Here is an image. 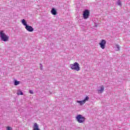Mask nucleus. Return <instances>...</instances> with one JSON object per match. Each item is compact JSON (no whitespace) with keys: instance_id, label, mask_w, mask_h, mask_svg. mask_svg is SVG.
<instances>
[{"instance_id":"1","label":"nucleus","mask_w":130,"mask_h":130,"mask_svg":"<svg viewBox=\"0 0 130 130\" xmlns=\"http://www.w3.org/2000/svg\"><path fill=\"white\" fill-rule=\"evenodd\" d=\"M70 68L71 70L76 71V72H79V71L81 70V68H80V64L77 62H75L74 63L71 64L70 65Z\"/></svg>"},{"instance_id":"2","label":"nucleus","mask_w":130,"mask_h":130,"mask_svg":"<svg viewBox=\"0 0 130 130\" xmlns=\"http://www.w3.org/2000/svg\"><path fill=\"white\" fill-rule=\"evenodd\" d=\"M0 38L2 41H4V42H7L9 39V37L6 35L4 30L0 31Z\"/></svg>"},{"instance_id":"3","label":"nucleus","mask_w":130,"mask_h":130,"mask_svg":"<svg viewBox=\"0 0 130 130\" xmlns=\"http://www.w3.org/2000/svg\"><path fill=\"white\" fill-rule=\"evenodd\" d=\"M75 118L79 123H84L86 120V118L82 115H78Z\"/></svg>"},{"instance_id":"4","label":"nucleus","mask_w":130,"mask_h":130,"mask_svg":"<svg viewBox=\"0 0 130 130\" xmlns=\"http://www.w3.org/2000/svg\"><path fill=\"white\" fill-rule=\"evenodd\" d=\"M89 99H90V98L89 96H86L85 98L82 100V101H77L76 102L79 104V105H80V106H82V105H84L87 101H89Z\"/></svg>"},{"instance_id":"5","label":"nucleus","mask_w":130,"mask_h":130,"mask_svg":"<svg viewBox=\"0 0 130 130\" xmlns=\"http://www.w3.org/2000/svg\"><path fill=\"white\" fill-rule=\"evenodd\" d=\"M99 44L102 49H105V48L106 47V40L104 39L101 40Z\"/></svg>"},{"instance_id":"6","label":"nucleus","mask_w":130,"mask_h":130,"mask_svg":"<svg viewBox=\"0 0 130 130\" xmlns=\"http://www.w3.org/2000/svg\"><path fill=\"white\" fill-rule=\"evenodd\" d=\"M89 16H90V10L86 9L85 11H83V19H84L85 20L88 19V18H89Z\"/></svg>"},{"instance_id":"7","label":"nucleus","mask_w":130,"mask_h":130,"mask_svg":"<svg viewBox=\"0 0 130 130\" xmlns=\"http://www.w3.org/2000/svg\"><path fill=\"white\" fill-rule=\"evenodd\" d=\"M103 92H104V86L103 85H101V86L99 87L98 93L99 94H102Z\"/></svg>"},{"instance_id":"8","label":"nucleus","mask_w":130,"mask_h":130,"mask_svg":"<svg viewBox=\"0 0 130 130\" xmlns=\"http://www.w3.org/2000/svg\"><path fill=\"white\" fill-rule=\"evenodd\" d=\"M25 28L27 31H28V32H33V31H34V28H33V27L30 25L25 26Z\"/></svg>"},{"instance_id":"9","label":"nucleus","mask_w":130,"mask_h":130,"mask_svg":"<svg viewBox=\"0 0 130 130\" xmlns=\"http://www.w3.org/2000/svg\"><path fill=\"white\" fill-rule=\"evenodd\" d=\"M32 128L33 130H40V128H39V125H38V124H37V123H35L34 124Z\"/></svg>"},{"instance_id":"10","label":"nucleus","mask_w":130,"mask_h":130,"mask_svg":"<svg viewBox=\"0 0 130 130\" xmlns=\"http://www.w3.org/2000/svg\"><path fill=\"white\" fill-rule=\"evenodd\" d=\"M21 23L22 24V25H23V26H25V27L28 25V24H27V21L25 19H22L21 20Z\"/></svg>"},{"instance_id":"11","label":"nucleus","mask_w":130,"mask_h":130,"mask_svg":"<svg viewBox=\"0 0 130 130\" xmlns=\"http://www.w3.org/2000/svg\"><path fill=\"white\" fill-rule=\"evenodd\" d=\"M51 13L52 15H56V10L54 8H53L51 11Z\"/></svg>"},{"instance_id":"12","label":"nucleus","mask_w":130,"mask_h":130,"mask_svg":"<svg viewBox=\"0 0 130 130\" xmlns=\"http://www.w3.org/2000/svg\"><path fill=\"white\" fill-rule=\"evenodd\" d=\"M117 5L118 6H119V7H122V4H121V0H117Z\"/></svg>"},{"instance_id":"13","label":"nucleus","mask_w":130,"mask_h":130,"mask_svg":"<svg viewBox=\"0 0 130 130\" xmlns=\"http://www.w3.org/2000/svg\"><path fill=\"white\" fill-rule=\"evenodd\" d=\"M115 48H116V51H119V50H120V47H119V45L116 44L115 45Z\"/></svg>"},{"instance_id":"14","label":"nucleus","mask_w":130,"mask_h":130,"mask_svg":"<svg viewBox=\"0 0 130 130\" xmlns=\"http://www.w3.org/2000/svg\"><path fill=\"white\" fill-rule=\"evenodd\" d=\"M17 95H23V92L20 89L17 90Z\"/></svg>"},{"instance_id":"15","label":"nucleus","mask_w":130,"mask_h":130,"mask_svg":"<svg viewBox=\"0 0 130 130\" xmlns=\"http://www.w3.org/2000/svg\"><path fill=\"white\" fill-rule=\"evenodd\" d=\"M20 81H18L16 80H14V86H18V85H19Z\"/></svg>"},{"instance_id":"16","label":"nucleus","mask_w":130,"mask_h":130,"mask_svg":"<svg viewBox=\"0 0 130 130\" xmlns=\"http://www.w3.org/2000/svg\"><path fill=\"white\" fill-rule=\"evenodd\" d=\"M6 129L7 130H13V128L11 126H7L6 127Z\"/></svg>"},{"instance_id":"17","label":"nucleus","mask_w":130,"mask_h":130,"mask_svg":"<svg viewBox=\"0 0 130 130\" xmlns=\"http://www.w3.org/2000/svg\"><path fill=\"white\" fill-rule=\"evenodd\" d=\"M40 70H43V66H42V64H40Z\"/></svg>"},{"instance_id":"18","label":"nucleus","mask_w":130,"mask_h":130,"mask_svg":"<svg viewBox=\"0 0 130 130\" xmlns=\"http://www.w3.org/2000/svg\"><path fill=\"white\" fill-rule=\"evenodd\" d=\"M29 93H30V94H34V92H33V90H29Z\"/></svg>"}]
</instances>
